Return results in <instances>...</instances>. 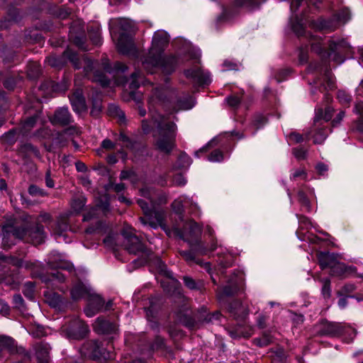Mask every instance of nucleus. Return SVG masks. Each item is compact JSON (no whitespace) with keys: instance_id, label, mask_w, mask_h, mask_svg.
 <instances>
[{"instance_id":"nucleus-1","label":"nucleus","mask_w":363,"mask_h":363,"mask_svg":"<svg viewBox=\"0 0 363 363\" xmlns=\"http://www.w3.org/2000/svg\"><path fill=\"white\" fill-rule=\"evenodd\" d=\"M169 43V35L164 30L155 33L152 46L148 55L142 60L144 68L150 73H153L157 68H161L165 73L173 72L179 62V59L174 56L163 57L162 52Z\"/></svg>"},{"instance_id":"nucleus-2","label":"nucleus","mask_w":363,"mask_h":363,"mask_svg":"<svg viewBox=\"0 0 363 363\" xmlns=\"http://www.w3.org/2000/svg\"><path fill=\"white\" fill-rule=\"evenodd\" d=\"M141 195L147 199L150 203L145 199H138V203L144 213V216L140 217V220L144 225H148L152 228H157L160 226L165 230L164 217L165 213L161 210H157L156 206L165 203L167 202V196L164 194H159L157 191L144 188L140 190Z\"/></svg>"},{"instance_id":"nucleus-3","label":"nucleus","mask_w":363,"mask_h":363,"mask_svg":"<svg viewBox=\"0 0 363 363\" xmlns=\"http://www.w3.org/2000/svg\"><path fill=\"white\" fill-rule=\"evenodd\" d=\"M150 112L155 124H157V132L155 134V145L160 151L169 153L175 146L177 125L164 116L154 113L150 107Z\"/></svg>"},{"instance_id":"nucleus-4","label":"nucleus","mask_w":363,"mask_h":363,"mask_svg":"<svg viewBox=\"0 0 363 363\" xmlns=\"http://www.w3.org/2000/svg\"><path fill=\"white\" fill-rule=\"evenodd\" d=\"M1 236L4 248H9L12 245L9 243V240L11 238L23 239L35 245L41 244L45 238L43 227L40 225L30 230L24 228L13 229L11 226L5 225L2 228Z\"/></svg>"},{"instance_id":"nucleus-5","label":"nucleus","mask_w":363,"mask_h":363,"mask_svg":"<svg viewBox=\"0 0 363 363\" xmlns=\"http://www.w3.org/2000/svg\"><path fill=\"white\" fill-rule=\"evenodd\" d=\"M117 21L122 30L116 43L118 51L126 55L134 54L135 52V47L132 37L129 34L133 27V23L127 18H119Z\"/></svg>"},{"instance_id":"nucleus-6","label":"nucleus","mask_w":363,"mask_h":363,"mask_svg":"<svg viewBox=\"0 0 363 363\" xmlns=\"http://www.w3.org/2000/svg\"><path fill=\"white\" fill-rule=\"evenodd\" d=\"M350 18V11L347 9H343L333 19L328 21L320 19L313 23V27L327 33L331 32L335 30L341 23H345Z\"/></svg>"},{"instance_id":"nucleus-7","label":"nucleus","mask_w":363,"mask_h":363,"mask_svg":"<svg viewBox=\"0 0 363 363\" xmlns=\"http://www.w3.org/2000/svg\"><path fill=\"white\" fill-rule=\"evenodd\" d=\"M322 332L323 334L330 336H343L344 340L347 342L352 341L356 335L354 328L340 323H325Z\"/></svg>"},{"instance_id":"nucleus-8","label":"nucleus","mask_w":363,"mask_h":363,"mask_svg":"<svg viewBox=\"0 0 363 363\" xmlns=\"http://www.w3.org/2000/svg\"><path fill=\"white\" fill-rule=\"evenodd\" d=\"M82 352L84 355L97 359L107 360L113 358V354L109 350V346L105 348L103 342L97 341L86 342L82 348Z\"/></svg>"},{"instance_id":"nucleus-9","label":"nucleus","mask_w":363,"mask_h":363,"mask_svg":"<svg viewBox=\"0 0 363 363\" xmlns=\"http://www.w3.org/2000/svg\"><path fill=\"white\" fill-rule=\"evenodd\" d=\"M124 238L123 245L125 249L130 254L136 255L144 250V246L139 238L134 233V230L130 225H125L122 230Z\"/></svg>"},{"instance_id":"nucleus-10","label":"nucleus","mask_w":363,"mask_h":363,"mask_svg":"<svg viewBox=\"0 0 363 363\" xmlns=\"http://www.w3.org/2000/svg\"><path fill=\"white\" fill-rule=\"evenodd\" d=\"M201 228L193 220L186 223L184 230L180 233V237L190 245L203 246L200 242Z\"/></svg>"},{"instance_id":"nucleus-11","label":"nucleus","mask_w":363,"mask_h":363,"mask_svg":"<svg viewBox=\"0 0 363 363\" xmlns=\"http://www.w3.org/2000/svg\"><path fill=\"white\" fill-rule=\"evenodd\" d=\"M172 207L174 212L177 214H182L186 208L195 216L200 215V208L198 204L191 198L186 196H182L175 199L172 203Z\"/></svg>"},{"instance_id":"nucleus-12","label":"nucleus","mask_w":363,"mask_h":363,"mask_svg":"<svg viewBox=\"0 0 363 363\" xmlns=\"http://www.w3.org/2000/svg\"><path fill=\"white\" fill-rule=\"evenodd\" d=\"M63 58L68 59L77 69L83 67L85 75L89 76L90 72L95 67V63L84 56L79 59L77 54L72 51L70 49H67L63 53Z\"/></svg>"},{"instance_id":"nucleus-13","label":"nucleus","mask_w":363,"mask_h":363,"mask_svg":"<svg viewBox=\"0 0 363 363\" xmlns=\"http://www.w3.org/2000/svg\"><path fill=\"white\" fill-rule=\"evenodd\" d=\"M351 47L345 40L333 39L330 41L328 55L332 57L333 60L337 63H342L345 59L339 55L340 52H347L351 50Z\"/></svg>"},{"instance_id":"nucleus-14","label":"nucleus","mask_w":363,"mask_h":363,"mask_svg":"<svg viewBox=\"0 0 363 363\" xmlns=\"http://www.w3.org/2000/svg\"><path fill=\"white\" fill-rule=\"evenodd\" d=\"M86 301L87 306L84 308V313L87 317H93L95 315L100 311L104 304V301L102 298L99 295L96 294L94 291L90 294Z\"/></svg>"},{"instance_id":"nucleus-15","label":"nucleus","mask_w":363,"mask_h":363,"mask_svg":"<svg viewBox=\"0 0 363 363\" xmlns=\"http://www.w3.org/2000/svg\"><path fill=\"white\" fill-rule=\"evenodd\" d=\"M185 75L199 84H208L211 82L209 73L204 72L199 65H196L192 69L186 70Z\"/></svg>"},{"instance_id":"nucleus-16","label":"nucleus","mask_w":363,"mask_h":363,"mask_svg":"<svg viewBox=\"0 0 363 363\" xmlns=\"http://www.w3.org/2000/svg\"><path fill=\"white\" fill-rule=\"evenodd\" d=\"M88 333V325L83 321L77 320L69 328L68 335L72 339L79 340L84 338Z\"/></svg>"},{"instance_id":"nucleus-17","label":"nucleus","mask_w":363,"mask_h":363,"mask_svg":"<svg viewBox=\"0 0 363 363\" xmlns=\"http://www.w3.org/2000/svg\"><path fill=\"white\" fill-rule=\"evenodd\" d=\"M48 264L51 268H57L71 271L72 264L63 258V256L58 252H53L48 259Z\"/></svg>"},{"instance_id":"nucleus-18","label":"nucleus","mask_w":363,"mask_h":363,"mask_svg":"<svg viewBox=\"0 0 363 363\" xmlns=\"http://www.w3.org/2000/svg\"><path fill=\"white\" fill-rule=\"evenodd\" d=\"M241 281L237 279H231L228 285L217 291V298L220 302L224 301L225 297L231 296L238 290V284Z\"/></svg>"},{"instance_id":"nucleus-19","label":"nucleus","mask_w":363,"mask_h":363,"mask_svg":"<svg viewBox=\"0 0 363 363\" xmlns=\"http://www.w3.org/2000/svg\"><path fill=\"white\" fill-rule=\"evenodd\" d=\"M92 291L89 286L82 282H79L72 287L70 294L74 301H77L81 298H86L87 300Z\"/></svg>"},{"instance_id":"nucleus-20","label":"nucleus","mask_w":363,"mask_h":363,"mask_svg":"<svg viewBox=\"0 0 363 363\" xmlns=\"http://www.w3.org/2000/svg\"><path fill=\"white\" fill-rule=\"evenodd\" d=\"M355 272L356 268L354 267L346 266L344 263L340 262L338 260L330 269L331 274L337 277H347L354 274Z\"/></svg>"},{"instance_id":"nucleus-21","label":"nucleus","mask_w":363,"mask_h":363,"mask_svg":"<svg viewBox=\"0 0 363 363\" xmlns=\"http://www.w3.org/2000/svg\"><path fill=\"white\" fill-rule=\"evenodd\" d=\"M73 110L77 113H82L86 110L85 99L80 90H77L69 97Z\"/></svg>"},{"instance_id":"nucleus-22","label":"nucleus","mask_w":363,"mask_h":363,"mask_svg":"<svg viewBox=\"0 0 363 363\" xmlns=\"http://www.w3.org/2000/svg\"><path fill=\"white\" fill-rule=\"evenodd\" d=\"M97 333H111L116 330V325L102 318H98L93 325Z\"/></svg>"},{"instance_id":"nucleus-23","label":"nucleus","mask_w":363,"mask_h":363,"mask_svg":"<svg viewBox=\"0 0 363 363\" xmlns=\"http://www.w3.org/2000/svg\"><path fill=\"white\" fill-rule=\"evenodd\" d=\"M53 124L67 125L71 122V116L67 108H61L56 111L51 119Z\"/></svg>"},{"instance_id":"nucleus-24","label":"nucleus","mask_w":363,"mask_h":363,"mask_svg":"<svg viewBox=\"0 0 363 363\" xmlns=\"http://www.w3.org/2000/svg\"><path fill=\"white\" fill-rule=\"evenodd\" d=\"M318 259L320 266L322 269L333 267L337 261V257L334 254H330L328 252H319L318 254Z\"/></svg>"},{"instance_id":"nucleus-25","label":"nucleus","mask_w":363,"mask_h":363,"mask_svg":"<svg viewBox=\"0 0 363 363\" xmlns=\"http://www.w3.org/2000/svg\"><path fill=\"white\" fill-rule=\"evenodd\" d=\"M167 91L162 88H155L154 91V95L150 99V104L155 101V103H158V106L162 108H167L169 106V102H165L164 99L166 97Z\"/></svg>"},{"instance_id":"nucleus-26","label":"nucleus","mask_w":363,"mask_h":363,"mask_svg":"<svg viewBox=\"0 0 363 363\" xmlns=\"http://www.w3.org/2000/svg\"><path fill=\"white\" fill-rule=\"evenodd\" d=\"M194 106V101L192 97L189 96L184 99H179L172 106L171 111L168 110L170 113L177 112L182 110H189Z\"/></svg>"},{"instance_id":"nucleus-27","label":"nucleus","mask_w":363,"mask_h":363,"mask_svg":"<svg viewBox=\"0 0 363 363\" xmlns=\"http://www.w3.org/2000/svg\"><path fill=\"white\" fill-rule=\"evenodd\" d=\"M191 250L189 251H182L181 255L188 262H192L195 259V253L197 252L201 255L206 254L207 250L203 246L190 245Z\"/></svg>"},{"instance_id":"nucleus-28","label":"nucleus","mask_w":363,"mask_h":363,"mask_svg":"<svg viewBox=\"0 0 363 363\" xmlns=\"http://www.w3.org/2000/svg\"><path fill=\"white\" fill-rule=\"evenodd\" d=\"M4 262L5 263L11 264L13 266L18 267H24L25 269H33L37 263L32 262L30 261H23L21 259L15 258L13 257H4Z\"/></svg>"},{"instance_id":"nucleus-29","label":"nucleus","mask_w":363,"mask_h":363,"mask_svg":"<svg viewBox=\"0 0 363 363\" xmlns=\"http://www.w3.org/2000/svg\"><path fill=\"white\" fill-rule=\"evenodd\" d=\"M108 210V203L107 199H105L104 202H101L96 205V208H93L91 211L88 212L84 216L83 220L84 221H88L98 216L99 211H102L104 212Z\"/></svg>"},{"instance_id":"nucleus-30","label":"nucleus","mask_w":363,"mask_h":363,"mask_svg":"<svg viewBox=\"0 0 363 363\" xmlns=\"http://www.w3.org/2000/svg\"><path fill=\"white\" fill-rule=\"evenodd\" d=\"M333 113V109L328 106L323 111L321 108H318L315 111V116L314 118V124L317 125L321 120L328 121L331 119Z\"/></svg>"},{"instance_id":"nucleus-31","label":"nucleus","mask_w":363,"mask_h":363,"mask_svg":"<svg viewBox=\"0 0 363 363\" xmlns=\"http://www.w3.org/2000/svg\"><path fill=\"white\" fill-rule=\"evenodd\" d=\"M50 350L49 345L45 343H40L37 346L36 355L41 362L46 363L48 361Z\"/></svg>"},{"instance_id":"nucleus-32","label":"nucleus","mask_w":363,"mask_h":363,"mask_svg":"<svg viewBox=\"0 0 363 363\" xmlns=\"http://www.w3.org/2000/svg\"><path fill=\"white\" fill-rule=\"evenodd\" d=\"M266 0H235L234 6L236 8L245 7L249 9H253Z\"/></svg>"},{"instance_id":"nucleus-33","label":"nucleus","mask_w":363,"mask_h":363,"mask_svg":"<svg viewBox=\"0 0 363 363\" xmlns=\"http://www.w3.org/2000/svg\"><path fill=\"white\" fill-rule=\"evenodd\" d=\"M15 341L10 337L1 335L0 336V352L4 350H8L10 352L14 351Z\"/></svg>"},{"instance_id":"nucleus-34","label":"nucleus","mask_w":363,"mask_h":363,"mask_svg":"<svg viewBox=\"0 0 363 363\" xmlns=\"http://www.w3.org/2000/svg\"><path fill=\"white\" fill-rule=\"evenodd\" d=\"M38 118V115H34L28 118L21 125L20 132L22 135L27 134L35 125Z\"/></svg>"},{"instance_id":"nucleus-35","label":"nucleus","mask_w":363,"mask_h":363,"mask_svg":"<svg viewBox=\"0 0 363 363\" xmlns=\"http://www.w3.org/2000/svg\"><path fill=\"white\" fill-rule=\"evenodd\" d=\"M68 223L66 218L63 216L60 217L55 224V226L52 228V232L55 235L60 236L62 233L68 229Z\"/></svg>"},{"instance_id":"nucleus-36","label":"nucleus","mask_w":363,"mask_h":363,"mask_svg":"<svg viewBox=\"0 0 363 363\" xmlns=\"http://www.w3.org/2000/svg\"><path fill=\"white\" fill-rule=\"evenodd\" d=\"M191 164V158L186 153H182L178 159V167L187 168Z\"/></svg>"},{"instance_id":"nucleus-37","label":"nucleus","mask_w":363,"mask_h":363,"mask_svg":"<svg viewBox=\"0 0 363 363\" xmlns=\"http://www.w3.org/2000/svg\"><path fill=\"white\" fill-rule=\"evenodd\" d=\"M86 203V199L84 196H79L77 199H74L72 202V207L74 211L79 212L80 211Z\"/></svg>"},{"instance_id":"nucleus-38","label":"nucleus","mask_w":363,"mask_h":363,"mask_svg":"<svg viewBox=\"0 0 363 363\" xmlns=\"http://www.w3.org/2000/svg\"><path fill=\"white\" fill-rule=\"evenodd\" d=\"M46 62L50 66L53 67H61L64 64L62 57H58L56 56L48 57Z\"/></svg>"},{"instance_id":"nucleus-39","label":"nucleus","mask_w":363,"mask_h":363,"mask_svg":"<svg viewBox=\"0 0 363 363\" xmlns=\"http://www.w3.org/2000/svg\"><path fill=\"white\" fill-rule=\"evenodd\" d=\"M70 38L73 40L74 43L78 46L81 49H85L84 48V38L83 35H74V28L72 27V30L70 32Z\"/></svg>"},{"instance_id":"nucleus-40","label":"nucleus","mask_w":363,"mask_h":363,"mask_svg":"<svg viewBox=\"0 0 363 363\" xmlns=\"http://www.w3.org/2000/svg\"><path fill=\"white\" fill-rule=\"evenodd\" d=\"M311 49L318 54L322 52L323 48L322 47V40L320 38L312 37Z\"/></svg>"},{"instance_id":"nucleus-41","label":"nucleus","mask_w":363,"mask_h":363,"mask_svg":"<svg viewBox=\"0 0 363 363\" xmlns=\"http://www.w3.org/2000/svg\"><path fill=\"white\" fill-rule=\"evenodd\" d=\"M327 133L323 129H319L313 135V143L315 144H321L327 138Z\"/></svg>"},{"instance_id":"nucleus-42","label":"nucleus","mask_w":363,"mask_h":363,"mask_svg":"<svg viewBox=\"0 0 363 363\" xmlns=\"http://www.w3.org/2000/svg\"><path fill=\"white\" fill-rule=\"evenodd\" d=\"M92 80L99 82L102 86H106L110 83L109 79L105 75L98 72L94 73Z\"/></svg>"},{"instance_id":"nucleus-43","label":"nucleus","mask_w":363,"mask_h":363,"mask_svg":"<svg viewBox=\"0 0 363 363\" xmlns=\"http://www.w3.org/2000/svg\"><path fill=\"white\" fill-rule=\"evenodd\" d=\"M322 294L325 298H329L331 294L330 281L328 279H324L322 281Z\"/></svg>"},{"instance_id":"nucleus-44","label":"nucleus","mask_w":363,"mask_h":363,"mask_svg":"<svg viewBox=\"0 0 363 363\" xmlns=\"http://www.w3.org/2000/svg\"><path fill=\"white\" fill-rule=\"evenodd\" d=\"M291 28L298 35H301L303 33L304 28L302 20L296 19V22L291 21Z\"/></svg>"},{"instance_id":"nucleus-45","label":"nucleus","mask_w":363,"mask_h":363,"mask_svg":"<svg viewBox=\"0 0 363 363\" xmlns=\"http://www.w3.org/2000/svg\"><path fill=\"white\" fill-rule=\"evenodd\" d=\"M140 77V72H133L130 78V83H129V87L131 89H136L139 87V81L138 78Z\"/></svg>"},{"instance_id":"nucleus-46","label":"nucleus","mask_w":363,"mask_h":363,"mask_svg":"<svg viewBox=\"0 0 363 363\" xmlns=\"http://www.w3.org/2000/svg\"><path fill=\"white\" fill-rule=\"evenodd\" d=\"M35 286L31 282H27L23 286V294L28 298H33Z\"/></svg>"},{"instance_id":"nucleus-47","label":"nucleus","mask_w":363,"mask_h":363,"mask_svg":"<svg viewBox=\"0 0 363 363\" xmlns=\"http://www.w3.org/2000/svg\"><path fill=\"white\" fill-rule=\"evenodd\" d=\"M337 97L339 101L342 104L347 105L351 101V97L345 91L340 90L337 92Z\"/></svg>"},{"instance_id":"nucleus-48","label":"nucleus","mask_w":363,"mask_h":363,"mask_svg":"<svg viewBox=\"0 0 363 363\" xmlns=\"http://www.w3.org/2000/svg\"><path fill=\"white\" fill-rule=\"evenodd\" d=\"M208 160L212 162H221L223 160V153L220 150H215L211 153Z\"/></svg>"},{"instance_id":"nucleus-49","label":"nucleus","mask_w":363,"mask_h":363,"mask_svg":"<svg viewBox=\"0 0 363 363\" xmlns=\"http://www.w3.org/2000/svg\"><path fill=\"white\" fill-rule=\"evenodd\" d=\"M184 284L190 289H199L200 286L191 277H184Z\"/></svg>"},{"instance_id":"nucleus-50","label":"nucleus","mask_w":363,"mask_h":363,"mask_svg":"<svg viewBox=\"0 0 363 363\" xmlns=\"http://www.w3.org/2000/svg\"><path fill=\"white\" fill-rule=\"evenodd\" d=\"M325 80L327 82V84L324 85L325 86V89H333L335 87L334 78L330 72L325 73Z\"/></svg>"},{"instance_id":"nucleus-51","label":"nucleus","mask_w":363,"mask_h":363,"mask_svg":"<svg viewBox=\"0 0 363 363\" xmlns=\"http://www.w3.org/2000/svg\"><path fill=\"white\" fill-rule=\"evenodd\" d=\"M110 114L118 116L121 118H124V114L122 111L116 106L111 105L108 108Z\"/></svg>"},{"instance_id":"nucleus-52","label":"nucleus","mask_w":363,"mask_h":363,"mask_svg":"<svg viewBox=\"0 0 363 363\" xmlns=\"http://www.w3.org/2000/svg\"><path fill=\"white\" fill-rule=\"evenodd\" d=\"M293 154L298 160H303L306 158L307 152L302 147H297L293 150Z\"/></svg>"},{"instance_id":"nucleus-53","label":"nucleus","mask_w":363,"mask_h":363,"mask_svg":"<svg viewBox=\"0 0 363 363\" xmlns=\"http://www.w3.org/2000/svg\"><path fill=\"white\" fill-rule=\"evenodd\" d=\"M289 140L290 142L299 143L303 141V137L298 133L293 132L289 134Z\"/></svg>"},{"instance_id":"nucleus-54","label":"nucleus","mask_w":363,"mask_h":363,"mask_svg":"<svg viewBox=\"0 0 363 363\" xmlns=\"http://www.w3.org/2000/svg\"><path fill=\"white\" fill-rule=\"evenodd\" d=\"M173 183L177 186H184L186 184V180L182 174H178L174 177Z\"/></svg>"},{"instance_id":"nucleus-55","label":"nucleus","mask_w":363,"mask_h":363,"mask_svg":"<svg viewBox=\"0 0 363 363\" xmlns=\"http://www.w3.org/2000/svg\"><path fill=\"white\" fill-rule=\"evenodd\" d=\"M226 101L229 106L235 107L240 104V99L237 96H230L226 99Z\"/></svg>"},{"instance_id":"nucleus-56","label":"nucleus","mask_w":363,"mask_h":363,"mask_svg":"<svg viewBox=\"0 0 363 363\" xmlns=\"http://www.w3.org/2000/svg\"><path fill=\"white\" fill-rule=\"evenodd\" d=\"M9 305L4 301L0 299V313L3 315H7L9 313Z\"/></svg>"},{"instance_id":"nucleus-57","label":"nucleus","mask_w":363,"mask_h":363,"mask_svg":"<svg viewBox=\"0 0 363 363\" xmlns=\"http://www.w3.org/2000/svg\"><path fill=\"white\" fill-rule=\"evenodd\" d=\"M235 305V307H233L231 305L229 306V310L231 313H233L234 315H236L238 313H242L244 311L245 309L241 304L236 303Z\"/></svg>"},{"instance_id":"nucleus-58","label":"nucleus","mask_w":363,"mask_h":363,"mask_svg":"<svg viewBox=\"0 0 363 363\" xmlns=\"http://www.w3.org/2000/svg\"><path fill=\"white\" fill-rule=\"evenodd\" d=\"M13 303L17 308H21L23 304V299L19 294H16L13 297Z\"/></svg>"},{"instance_id":"nucleus-59","label":"nucleus","mask_w":363,"mask_h":363,"mask_svg":"<svg viewBox=\"0 0 363 363\" xmlns=\"http://www.w3.org/2000/svg\"><path fill=\"white\" fill-rule=\"evenodd\" d=\"M298 177H306V172L303 169H296L291 176V179H296Z\"/></svg>"},{"instance_id":"nucleus-60","label":"nucleus","mask_w":363,"mask_h":363,"mask_svg":"<svg viewBox=\"0 0 363 363\" xmlns=\"http://www.w3.org/2000/svg\"><path fill=\"white\" fill-rule=\"evenodd\" d=\"M65 277L61 272H57L52 274L51 281H58L59 282H62L65 281Z\"/></svg>"},{"instance_id":"nucleus-61","label":"nucleus","mask_w":363,"mask_h":363,"mask_svg":"<svg viewBox=\"0 0 363 363\" xmlns=\"http://www.w3.org/2000/svg\"><path fill=\"white\" fill-rule=\"evenodd\" d=\"M101 146L104 149L112 150L114 147V143L112 141H111L110 140L106 139V140H103V142L101 143Z\"/></svg>"},{"instance_id":"nucleus-62","label":"nucleus","mask_w":363,"mask_h":363,"mask_svg":"<svg viewBox=\"0 0 363 363\" xmlns=\"http://www.w3.org/2000/svg\"><path fill=\"white\" fill-rule=\"evenodd\" d=\"M28 192L30 195L35 196L38 194H42V191L36 186L31 185L28 189Z\"/></svg>"},{"instance_id":"nucleus-63","label":"nucleus","mask_w":363,"mask_h":363,"mask_svg":"<svg viewBox=\"0 0 363 363\" xmlns=\"http://www.w3.org/2000/svg\"><path fill=\"white\" fill-rule=\"evenodd\" d=\"M316 169L320 174H323L328 171V167L323 163H319L316 165Z\"/></svg>"},{"instance_id":"nucleus-64","label":"nucleus","mask_w":363,"mask_h":363,"mask_svg":"<svg viewBox=\"0 0 363 363\" xmlns=\"http://www.w3.org/2000/svg\"><path fill=\"white\" fill-rule=\"evenodd\" d=\"M355 111L363 117V102H358L355 104Z\"/></svg>"}]
</instances>
